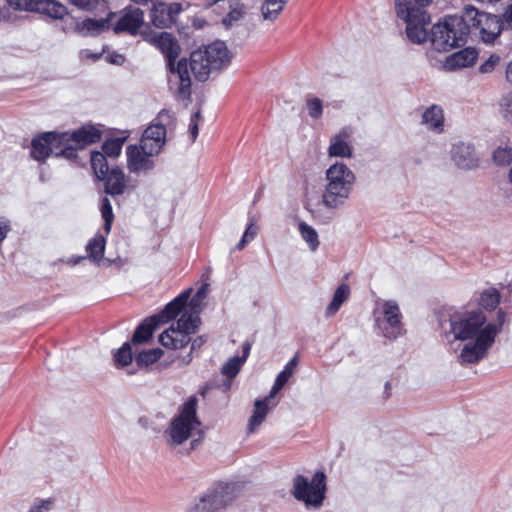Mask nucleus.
I'll list each match as a JSON object with an SVG mask.
<instances>
[{"label": "nucleus", "instance_id": "18", "mask_svg": "<svg viewBox=\"0 0 512 512\" xmlns=\"http://www.w3.org/2000/svg\"><path fill=\"white\" fill-rule=\"evenodd\" d=\"M191 290L183 291L170 301L159 313L154 314L160 324H165L175 319L186 307Z\"/></svg>", "mask_w": 512, "mask_h": 512}, {"label": "nucleus", "instance_id": "49", "mask_svg": "<svg viewBox=\"0 0 512 512\" xmlns=\"http://www.w3.org/2000/svg\"><path fill=\"white\" fill-rule=\"evenodd\" d=\"M244 15L243 8H234L228 13V18L230 21H238Z\"/></svg>", "mask_w": 512, "mask_h": 512}, {"label": "nucleus", "instance_id": "1", "mask_svg": "<svg viewBox=\"0 0 512 512\" xmlns=\"http://www.w3.org/2000/svg\"><path fill=\"white\" fill-rule=\"evenodd\" d=\"M143 39L157 48L165 57L169 71L179 80L178 95L188 98L191 95V71L196 80L204 82L213 70H220L230 62V52L222 41H215L209 45L194 50L190 54L189 63L181 58L177 63L181 48L177 39L169 32H150L143 35Z\"/></svg>", "mask_w": 512, "mask_h": 512}, {"label": "nucleus", "instance_id": "53", "mask_svg": "<svg viewBox=\"0 0 512 512\" xmlns=\"http://www.w3.org/2000/svg\"><path fill=\"white\" fill-rule=\"evenodd\" d=\"M124 60L125 59H124L123 55H121V54H116L115 53V54L110 56V62L113 63V64L120 65V64H122L124 62Z\"/></svg>", "mask_w": 512, "mask_h": 512}, {"label": "nucleus", "instance_id": "24", "mask_svg": "<svg viewBox=\"0 0 512 512\" xmlns=\"http://www.w3.org/2000/svg\"><path fill=\"white\" fill-rule=\"evenodd\" d=\"M161 325L156 316L152 315L145 318L135 329L132 336L131 342L134 345L143 344L148 342L155 331V329Z\"/></svg>", "mask_w": 512, "mask_h": 512}, {"label": "nucleus", "instance_id": "4", "mask_svg": "<svg viewBox=\"0 0 512 512\" xmlns=\"http://www.w3.org/2000/svg\"><path fill=\"white\" fill-rule=\"evenodd\" d=\"M431 3L432 0H395L397 16L405 21L406 34L412 43L430 40L427 26L431 19L425 8Z\"/></svg>", "mask_w": 512, "mask_h": 512}, {"label": "nucleus", "instance_id": "39", "mask_svg": "<svg viewBox=\"0 0 512 512\" xmlns=\"http://www.w3.org/2000/svg\"><path fill=\"white\" fill-rule=\"evenodd\" d=\"M114 360L118 366H128L133 360L132 348L129 342H125L114 355Z\"/></svg>", "mask_w": 512, "mask_h": 512}, {"label": "nucleus", "instance_id": "9", "mask_svg": "<svg viewBox=\"0 0 512 512\" xmlns=\"http://www.w3.org/2000/svg\"><path fill=\"white\" fill-rule=\"evenodd\" d=\"M237 483H216L190 512H217L230 505L239 495Z\"/></svg>", "mask_w": 512, "mask_h": 512}, {"label": "nucleus", "instance_id": "55", "mask_svg": "<svg viewBox=\"0 0 512 512\" xmlns=\"http://www.w3.org/2000/svg\"><path fill=\"white\" fill-rule=\"evenodd\" d=\"M203 343H204V339H203V337L200 336L193 340L191 349L194 350L196 348H200Z\"/></svg>", "mask_w": 512, "mask_h": 512}, {"label": "nucleus", "instance_id": "36", "mask_svg": "<svg viewBox=\"0 0 512 512\" xmlns=\"http://www.w3.org/2000/svg\"><path fill=\"white\" fill-rule=\"evenodd\" d=\"M200 323V318L192 313H182L177 320L176 325L182 330L187 331L190 335L196 333Z\"/></svg>", "mask_w": 512, "mask_h": 512}, {"label": "nucleus", "instance_id": "20", "mask_svg": "<svg viewBox=\"0 0 512 512\" xmlns=\"http://www.w3.org/2000/svg\"><path fill=\"white\" fill-rule=\"evenodd\" d=\"M160 343L170 349H182L191 341V335L176 325L171 326L159 336Z\"/></svg>", "mask_w": 512, "mask_h": 512}, {"label": "nucleus", "instance_id": "5", "mask_svg": "<svg viewBox=\"0 0 512 512\" xmlns=\"http://www.w3.org/2000/svg\"><path fill=\"white\" fill-rule=\"evenodd\" d=\"M328 183L323 202L329 208H337L348 199L355 181L354 173L343 163H335L326 172Z\"/></svg>", "mask_w": 512, "mask_h": 512}, {"label": "nucleus", "instance_id": "50", "mask_svg": "<svg viewBox=\"0 0 512 512\" xmlns=\"http://www.w3.org/2000/svg\"><path fill=\"white\" fill-rule=\"evenodd\" d=\"M53 505L51 500H42L41 505L34 507V512H43V510H50Z\"/></svg>", "mask_w": 512, "mask_h": 512}, {"label": "nucleus", "instance_id": "35", "mask_svg": "<svg viewBox=\"0 0 512 512\" xmlns=\"http://www.w3.org/2000/svg\"><path fill=\"white\" fill-rule=\"evenodd\" d=\"M298 229L309 248L312 251H316L320 244L317 231L305 222H300Z\"/></svg>", "mask_w": 512, "mask_h": 512}, {"label": "nucleus", "instance_id": "26", "mask_svg": "<svg viewBox=\"0 0 512 512\" xmlns=\"http://www.w3.org/2000/svg\"><path fill=\"white\" fill-rule=\"evenodd\" d=\"M251 350V343L246 341L242 345V356L231 357L223 366L222 373L230 378L235 377L241 366L245 363Z\"/></svg>", "mask_w": 512, "mask_h": 512}, {"label": "nucleus", "instance_id": "54", "mask_svg": "<svg viewBox=\"0 0 512 512\" xmlns=\"http://www.w3.org/2000/svg\"><path fill=\"white\" fill-rule=\"evenodd\" d=\"M506 79L509 83L512 84V60L508 63L506 67Z\"/></svg>", "mask_w": 512, "mask_h": 512}, {"label": "nucleus", "instance_id": "58", "mask_svg": "<svg viewBox=\"0 0 512 512\" xmlns=\"http://www.w3.org/2000/svg\"><path fill=\"white\" fill-rule=\"evenodd\" d=\"M28 512H32V509H30Z\"/></svg>", "mask_w": 512, "mask_h": 512}, {"label": "nucleus", "instance_id": "33", "mask_svg": "<svg viewBox=\"0 0 512 512\" xmlns=\"http://www.w3.org/2000/svg\"><path fill=\"white\" fill-rule=\"evenodd\" d=\"M163 355V350L154 348L139 352L135 357V362L139 368H146L156 363Z\"/></svg>", "mask_w": 512, "mask_h": 512}, {"label": "nucleus", "instance_id": "16", "mask_svg": "<svg viewBox=\"0 0 512 512\" xmlns=\"http://www.w3.org/2000/svg\"><path fill=\"white\" fill-rule=\"evenodd\" d=\"M114 16V12H109L105 18H86L82 21H78L75 24V31L82 36L100 35L104 31L109 30L110 22Z\"/></svg>", "mask_w": 512, "mask_h": 512}, {"label": "nucleus", "instance_id": "46", "mask_svg": "<svg viewBox=\"0 0 512 512\" xmlns=\"http://www.w3.org/2000/svg\"><path fill=\"white\" fill-rule=\"evenodd\" d=\"M11 231V222L5 216H0V244L6 239Z\"/></svg>", "mask_w": 512, "mask_h": 512}, {"label": "nucleus", "instance_id": "25", "mask_svg": "<svg viewBox=\"0 0 512 512\" xmlns=\"http://www.w3.org/2000/svg\"><path fill=\"white\" fill-rule=\"evenodd\" d=\"M273 397L270 394L263 399L256 400L254 403L253 414L249 419L248 433H254L256 429L264 422L269 412V401Z\"/></svg>", "mask_w": 512, "mask_h": 512}, {"label": "nucleus", "instance_id": "52", "mask_svg": "<svg viewBox=\"0 0 512 512\" xmlns=\"http://www.w3.org/2000/svg\"><path fill=\"white\" fill-rule=\"evenodd\" d=\"M204 295V287L200 288L195 296L192 298L190 304L193 306H197L198 302L201 300L202 296Z\"/></svg>", "mask_w": 512, "mask_h": 512}, {"label": "nucleus", "instance_id": "47", "mask_svg": "<svg viewBox=\"0 0 512 512\" xmlns=\"http://www.w3.org/2000/svg\"><path fill=\"white\" fill-rule=\"evenodd\" d=\"M200 117V112H196L192 115L189 124V133L191 135L192 141H195L198 137L199 128H198V118Z\"/></svg>", "mask_w": 512, "mask_h": 512}, {"label": "nucleus", "instance_id": "2", "mask_svg": "<svg viewBox=\"0 0 512 512\" xmlns=\"http://www.w3.org/2000/svg\"><path fill=\"white\" fill-rule=\"evenodd\" d=\"M472 29L479 33L483 42L492 44L502 31V21L496 15L467 6L462 15H448L434 24L430 41L435 50L448 51L463 46Z\"/></svg>", "mask_w": 512, "mask_h": 512}, {"label": "nucleus", "instance_id": "38", "mask_svg": "<svg viewBox=\"0 0 512 512\" xmlns=\"http://www.w3.org/2000/svg\"><path fill=\"white\" fill-rule=\"evenodd\" d=\"M100 211L102 218L104 219L103 229L106 234H109L114 221V214L110 200L107 197L102 198Z\"/></svg>", "mask_w": 512, "mask_h": 512}, {"label": "nucleus", "instance_id": "13", "mask_svg": "<svg viewBox=\"0 0 512 512\" xmlns=\"http://www.w3.org/2000/svg\"><path fill=\"white\" fill-rule=\"evenodd\" d=\"M144 24V12L140 8L128 6L126 7L113 26L115 34L127 33L136 35Z\"/></svg>", "mask_w": 512, "mask_h": 512}, {"label": "nucleus", "instance_id": "15", "mask_svg": "<svg viewBox=\"0 0 512 512\" xmlns=\"http://www.w3.org/2000/svg\"><path fill=\"white\" fill-rule=\"evenodd\" d=\"M382 311L387 324L384 328V336L389 339H396L403 333L402 314L399 306L394 301H386L383 304Z\"/></svg>", "mask_w": 512, "mask_h": 512}, {"label": "nucleus", "instance_id": "30", "mask_svg": "<svg viewBox=\"0 0 512 512\" xmlns=\"http://www.w3.org/2000/svg\"><path fill=\"white\" fill-rule=\"evenodd\" d=\"M286 5V0H265L261 6V13L265 20L274 21L278 18Z\"/></svg>", "mask_w": 512, "mask_h": 512}, {"label": "nucleus", "instance_id": "3", "mask_svg": "<svg viewBox=\"0 0 512 512\" xmlns=\"http://www.w3.org/2000/svg\"><path fill=\"white\" fill-rule=\"evenodd\" d=\"M102 130L93 124H84L72 132H45L34 137V160L44 161L50 155L70 161L78 158V150L98 143Z\"/></svg>", "mask_w": 512, "mask_h": 512}, {"label": "nucleus", "instance_id": "19", "mask_svg": "<svg viewBox=\"0 0 512 512\" xmlns=\"http://www.w3.org/2000/svg\"><path fill=\"white\" fill-rule=\"evenodd\" d=\"M104 183V191L113 197L122 195L126 189V178L123 170L118 167H111V170L99 179Z\"/></svg>", "mask_w": 512, "mask_h": 512}, {"label": "nucleus", "instance_id": "17", "mask_svg": "<svg viewBox=\"0 0 512 512\" xmlns=\"http://www.w3.org/2000/svg\"><path fill=\"white\" fill-rule=\"evenodd\" d=\"M478 58V52L475 48H464L446 57L443 68L447 71L471 67Z\"/></svg>", "mask_w": 512, "mask_h": 512}, {"label": "nucleus", "instance_id": "57", "mask_svg": "<svg viewBox=\"0 0 512 512\" xmlns=\"http://www.w3.org/2000/svg\"><path fill=\"white\" fill-rule=\"evenodd\" d=\"M29 156L32 157V148L30 149Z\"/></svg>", "mask_w": 512, "mask_h": 512}, {"label": "nucleus", "instance_id": "51", "mask_svg": "<svg viewBox=\"0 0 512 512\" xmlns=\"http://www.w3.org/2000/svg\"><path fill=\"white\" fill-rule=\"evenodd\" d=\"M505 319H506V314L503 310H499L497 312V323H494L498 329V333L502 330V326L505 322Z\"/></svg>", "mask_w": 512, "mask_h": 512}, {"label": "nucleus", "instance_id": "40", "mask_svg": "<svg viewBox=\"0 0 512 512\" xmlns=\"http://www.w3.org/2000/svg\"><path fill=\"white\" fill-rule=\"evenodd\" d=\"M308 114L313 119H319L323 114V103L318 97L307 99Z\"/></svg>", "mask_w": 512, "mask_h": 512}, {"label": "nucleus", "instance_id": "31", "mask_svg": "<svg viewBox=\"0 0 512 512\" xmlns=\"http://www.w3.org/2000/svg\"><path fill=\"white\" fill-rule=\"evenodd\" d=\"M500 298L501 296L499 291L494 287H490L481 292L478 304L482 308L491 311L499 305Z\"/></svg>", "mask_w": 512, "mask_h": 512}, {"label": "nucleus", "instance_id": "21", "mask_svg": "<svg viewBox=\"0 0 512 512\" xmlns=\"http://www.w3.org/2000/svg\"><path fill=\"white\" fill-rule=\"evenodd\" d=\"M452 159L462 169H471L478 165L474 147L462 142L453 145Z\"/></svg>", "mask_w": 512, "mask_h": 512}, {"label": "nucleus", "instance_id": "28", "mask_svg": "<svg viewBox=\"0 0 512 512\" xmlns=\"http://www.w3.org/2000/svg\"><path fill=\"white\" fill-rule=\"evenodd\" d=\"M297 364V356H294L288 361L284 369L277 375L270 391V397H275L279 393V391L286 385V383L293 375L294 368L297 366Z\"/></svg>", "mask_w": 512, "mask_h": 512}, {"label": "nucleus", "instance_id": "10", "mask_svg": "<svg viewBox=\"0 0 512 512\" xmlns=\"http://www.w3.org/2000/svg\"><path fill=\"white\" fill-rule=\"evenodd\" d=\"M197 404L198 400L195 396L189 397L179 415L172 420L169 434L174 445L182 444L191 436L192 430L200 426L201 423L196 414Z\"/></svg>", "mask_w": 512, "mask_h": 512}, {"label": "nucleus", "instance_id": "37", "mask_svg": "<svg viewBox=\"0 0 512 512\" xmlns=\"http://www.w3.org/2000/svg\"><path fill=\"white\" fill-rule=\"evenodd\" d=\"M125 138H111L102 144V152L106 157L116 158L121 154Z\"/></svg>", "mask_w": 512, "mask_h": 512}, {"label": "nucleus", "instance_id": "23", "mask_svg": "<svg viewBox=\"0 0 512 512\" xmlns=\"http://www.w3.org/2000/svg\"><path fill=\"white\" fill-rule=\"evenodd\" d=\"M350 133L347 130H342L340 133L334 135L330 139L328 154L331 157H351L352 146L348 143Z\"/></svg>", "mask_w": 512, "mask_h": 512}, {"label": "nucleus", "instance_id": "45", "mask_svg": "<svg viewBox=\"0 0 512 512\" xmlns=\"http://www.w3.org/2000/svg\"><path fill=\"white\" fill-rule=\"evenodd\" d=\"M10 7L15 10L32 11V0H6Z\"/></svg>", "mask_w": 512, "mask_h": 512}, {"label": "nucleus", "instance_id": "11", "mask_svg": "<svg viewBox=\"0 0 512 512\" xmlns=\"http://www.w3.org/2000/svg\"><path fill=\"white\" fill-rule=\"evenodd\" d=\"M497 334L498 329L495 324H486L474 343L466 344L463 347L460 353L461 361L469 364L478 363L492 347Z\"/></svg>", "mask_w": 512, "mask_h": 512}, {"label": "nucleus", "instance_id": "29", "mask_svg": "<svg viewBox=\"0 0 512 512\" xmlns=\"http://www.w3.org/2000/svg\"><path fill=\"white\" fill-rule=\"evenodd\" d=\"M351 293L350 287L346 283L340 284L334 292L333 298L326 308V315H335L342 304L349 298Z\"/></svg>", "mask_w": 512, "mask_h": 512}, {"label": "nucleus", "instance_id": "32", "mask_svg": "<svg viewBox=\"0 0 512 512\" xmlns=\"http://www.w3.org/2000/svg\"><path fill=\"white\" fill-rule=\"evenodd\" d=\"M91 167L98 180L103 178V176L111 170L108 165L107 157L100 151L91 153Z\"/></svg>", "mask_w": 512, "mask_h": 512}, {"label": "nucleus", "instance_id": "41", "mask_svg": "<svg viewBox=\"0 0 512 512\" xmlns=\"http://www.w3.org/2000/svg\"><path fill=\"white\" fill-rule=\"evenodd\" d=\"M493 159L497 165H510L512 163V148L496 149L493 154Z\"/></svg>", "mask_w": 512, "mask_h": 512}, {"label": "nucleus", "instance_id": "12", "mask_svg": "<svg viewBox=\"0 0 512 512\" xmlns=\"http://www.w3.org/2000/svg\"><path fill=\"white\" fill-rule=\"evenodd\" d=\"M183 11L181 3H165L157 1L150 10L152 24L160 29L171 28L177 22L179 14Z\"/></svg>", "mask_w": 512, "mask_h": 512}, {"label": "nucleus", "instance_id": "27", "mask_svg": "<svg viewBox=\"0 0 512 512\" xmlns=\"http://www.w3.org/2000/svg\"><path fill=\"white\" fill-rule=\"evenodd\" d=\"M422 123L426 124L431 130L441 132L444 127L442 108L438 105H432L427 108L422 115Z\"/></svg>", "mask_w": 512, "mask_h": 512}, {"label": "nucleus", "instance_id": "22", "mask_svg": "<svg viewBox=\"0 0 512 512\" xmlns=\"http://www.w3.org/2000/svg\"><path fill=\"white\" fill-rule=\"evenodd\" d=\"M34 13L56 20L67 15L68 10L56 0H34Z\"/></svg>", "mask_w": 512, "mask_h": 512}, {"label": "nucleus", "instance_id": "6", "mask_svg": "<svg viewBox=\"0 0 512 512\" xmlns=\"http://www.w3.org/2000/svg\"><path fill=\"white\" fill-rule=\"evenodd\" d=\"M175 126L174 114L167 109H162L143 131L139 144L149 151L148 154L159 155L166 144L167 132L173 130Z\"/></svg>", "mask_w": 512, "mask_h": 512}, {"label": "nucleus", "instance_id": "14", "mask_svg": "<svg viewBox=\"0 0 512 512\" xmlns=\"http://www.w3.org/2000/svg\"><path fill=\"white\" fill-rule=\"evenodd\" d=\"M147 149H143L141 144H131L126 148L127 168L132 173L149 171L154 168L152 157L156 154H148Z\"/></svg>", "mask_w": 512, "mask_h": 512}, {"label": "nucleus", "instance_id": "48", "mask_svg": "<svg viewBox=\"0 0 512 512\" xmlns=\"http://www.w3.org/2000/svg\"><path fill=\"white\" fill-rule=\"evenodd\" d=\"M69 2L75 7L85 11H91L94 8L91 0H69Z\"/></svg>", "mask_w": 512, "mask_h": 512}, {"label": "nucleus", "instance_id": "34", "mask_svg": "<svg viewBox=\"0 0 512 512\" xmlns=\"http://www.w3.org/2000/svg\"><path fill=\"white\" fill-rule=\"evenodd\" d=\"M105 244V237L101 234H96L92 239H90L86 245V251L90 258L100 260L104 255Z\"/></svg>", "mask_w": 512, "mask_h": 512}, {"label": "nucleus", "instance_id": "43", "mask_svg": "<svg viewBox=\"0 0 512 512\" xmlns=\"http://www.w3.org/2000/svg\"><path fill=\"white\" fill-rule=\"evenodd\" d=\"M500 106L504 118L512 123V93L505 95L501 99Z\"/></svg>", "mask_w": 512, "mask_h": 512}, {"label": "nucleus", "instance_id": "7", "mask_svg": "<svg viewBox=\"0 0 512 512\" xmlns=\"http://www.w3.org/2000/svg\"><path fill=\"white\" fill-rule=\"evenodd\" d=\"M327 490V477L323 471H317L309 481L303 475H296L293 479L292 495L306 506L320 507L325 499Z\"/></svg>", "mask_w": 512, "mask_h": 512}, {"label": "nucleus", "instance_id": "42", "mask_svg": "<svg viewBox=\"0 0 512 512\" xmlns=\"http://www.w3.org/2000/svg\"><path fill=\"white\" fill-rule=\"evenodd\" d=\"M256 235L257 227L253 223H250L246 227V230L242 238L240 239L239 243L237 244L236 248L238 250H242L249 242H251L255 238Z\"/></svg>", "mask_w": 512, "mask_h": 512}, {"label": "nucleus", "instance_id": "44", "mask_svg": "<svg viewBox=\"0 0 512 512\" xmlns=\"http://www.w3.org/2000/svg\"><path fill=\"white\" fill-rule=\"evenodd\" d=\"M500 56L497 54H492L490 57L480 65L479 70L482 73H490L495 67L500 63Z\"/></svg>", "mask_w": 512, "mask_h": 512}, {"label": "nucleus", "instance_id": "56", "mask_svg": "<svg viewBox=\"0 0 512 512\" xmlns=\"http://www.w3.org/2000/svg\"><path fill=\"white\" fill-rule=\"evenodd\" d=\"M384 395H385V398H389L391 396V383L389 381H387L385 383V387H384Z\"/></svg>", "mask_w": 512, "mask_h": 512}, {"label": "nucleus", "instance_id": "8", "mask_svg": "<svg viewBox=\"0 0 512 512\" xmlns=\"http://www.w3.org/2000/svg\"><path fill=\"white\" fill-rule=\"evenodd\" d=\"M487 319L480 310L455 311L450 315V331L455 339L468 340L478 337Z\"/></svg>", "mask_w": 512, "mask_h": 512}]
</instances>
